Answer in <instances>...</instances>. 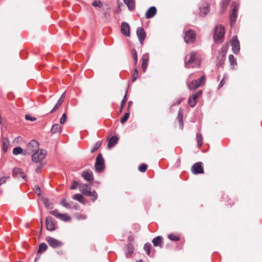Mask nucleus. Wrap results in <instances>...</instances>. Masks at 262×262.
<instances>
[{"mask_svg":"<svg viewBox=\"0 0 262 262\" xmlns=\"http://www.w3.org/2000/svg\"><path fill=\"white\" fill-rule=\"evenodd\" d=\"M200 63L199 58L197 56V53L192 52L188 60L185 59V66L187 68L198 67Z\"/></svg>","mask_w":262,"mask_h":262,"instance_id":"nucleus-1","label":"nucleus"},{"mask_svg":"<svg viewBox=\"0 0 262 262\" xmlns=\"http://www.w3.org/2000/svg\"><path fill=\"white\" fill-rule=\"evenodd\" d=\"M80 191L84 195L92 198V201L94 202L97 200L98 195L95 190L91 191V187L85 184H81L79 185Z\"/></svg>","mask_w":262,"mask_h":262,"instance_id":"nucleus-2","label":"nucleus"},{"mask_svg":"<svg viewBox=\"0 0 262 262\" xmlns=\"http://www.w3.org/2000/svg\"><path fill=\"white\" fill-rule=\"evenodd\" d=\"M225 30L221 25L216 26L213 35V38L216 43H221L224 39Z\"/></svg>","mask_w":262,"mask_h":262,"instance_id":"nucleus-3","label":"nucleus"},{"mask_svg":"<svg viewBox=\"0 0 262 262\" xmlns=\"http://www.w3.org/2000/svg\"><path fill=\"white\" fill-rule=\"evenodd\" d=\"M39 147V143L35 140H31L27 145V148L24 150V155H31L38 150Z\"/></svg>","mask_w":262,"mask_h":262,"instance_id":"nucleus-4","label":"nucleus"},{"mask_svg":"<svg viewBox=\"0 0 262 262\" xmlns=\"http://www.w3.org/2000/svg\"><path fill=\"white\" fill-rule=\"evenodd\" d=\"M96 170L98 172L102 171L105 168L104 160L101 154L98 155L95 164Z\"/></svg>","mask_w":262,"mask_h":262,"instance_id":"nucleus-5","label":"nucleus"},{"mask_svg":"<svg viewBox=\"0 0 262 262\" xmlns=\"http://www.w3.org/2000/svg\"><path fill=\"white\" fill-rule=\"evenodd\" d=\"M232 12L230 15V24L232 26L234 25L237 19V12L238 4L236 2H234L232 4Z\"/></svg>","mask_w":262,"mask_h":262,"instance_id":"nucleus-6","label":"nucleus"},{"mask_svg":"<svg viewBox=\"0 0 262 262\" xmlns=\"http://www.w3.org/2000/svg\"><path fill=\"white\" fill-rule=\"evenodd\" d=\"M196 39V34L195 32L191 29H189L185 33L184 39L187 43H191L194 42Z\"/></svg>","mask_w":262,"mask_h":262,"instance_id":"nucleus-7","label":"nucleus"},{"mask_svg":"<svg viewBox=\"0 0 262 262\" xmlns=\"http://www.w3.org/2000/svg\"><path fill=\"white\" fill-rule=\"evenodd\" d=\"M46 155V151L43 150H39L32 154V159L34 162H39L43 160Z\"/></svg>","mask_w":262,"mask_h":262,"instance_id":"nucleus-8","label":"nucleus"},{"mask_svg":"<svg viewBox=\"0 0 262 262\" xmlns=\"http://www.w3.org/2000/svg\"><path fill=\"white\" fill-rule=\"evenodd\" d=\"M46 241L51 247L54 248L61 247L63 245V243L61 241L50 236H47L46 238Z\"/></svg>","mask_w":262,"mask_h":262,"instance_id":"nucleus-9","label":"nucleus"},{"mask_svg":"<svg viewBox=\"0 0 262 262\" xmlns=\"http://www.w3.org/2000/svg\"><path fill=\"white\" fill-rule=\"evenodd\" d=\"M191 170L194 174L203 173L204 169L202 163L199 162L194 164L191 167Z\"/></svg>","mask_w":262,"mask_h":262,"instance_id":"nucleus-10","label":"nucleus"},{"mask_svg":"<svg viewBox=\"0 0 262 262\" xmlns=\"http://www.w3.org/2000/svg\"><path fill=\"white\" fill-rule=\"evenodd\" d=\"M50 213L56 218L59 219L63 221H69L71 220V217L67 214L58 213V210L56 209L51 211Z\"/></svg>","mask_w":262,"mask_h":262,"instance_id":"nucleus-11","label":"nucleus"},{"mask_svg":"<svg viewBox=\"0 0 262 262\" xmlns=\"http://www.w3.org/2000/svg\"><path fill=\"white\" fill-rule=\"evenodd\" d=\"M232 50L234 54H237L240 50L239 42L236 36H233L231 40Z\"/></svg>","mask_w":262,"mask_h":262,"instance_id":"nucleus-12","label":"nucleus"},{"mask_svg":"<svg viewBox=\"0 0 262 262\" xmlns=\"http://www.w3.org/2000/svg\"><path fill=\"white\" fill-rule=\"evenodd\" d=\"M45 224L48 230L53 231L55 229L54 219L51 216H47L46 219Z\"/></svg>","mask_w":262,"mask_h":262,"instance_id":"nucleus-13","label":"nucleus"},{"mask_svg":"<svg viewBox=\"0 0 262 262\" xmlns=\"http://www.w3.org/2000/svg\"><path fill=\"white\" fill-rule=\"evenodd\" d=\"M136 34L139 41L141 45L143 44V41L146 37V33L142 27H138L136 30Z\"/></svg>","mask_w":262,"mask_h":262,"instance_id":"nucleus-14","label":"nucleus"},{"mask_svg":"<svg viewBox=\"0 0 262 262\" xmlns=\"http://www.w3.org/2000/svg\"><path fill=\"white\" fill-rule=\"evenodd\" d=\"M121 31L126 36H130V27L126 22H122L121 26Z\"/></svg>","mask_w":262,"mask_h":262,"instance_id":"nucleus-15","label":"nucleus"},{"mask_svg":"<svg viewBox=\"0 0 262 262\" xmlns=\"http://www.w3.org/2000/svg\"><path fill=\"white\" fill-rule=\"evenodd\" d=\"M12 176L13 177L16 178H22L23 179L26 181V175L20 168H14L12 171Z\"/></svg>","mask_w":262,"mask_h":262,"instance_id":"nucleus-16","label":"nucleus"},{"mask_svg":"<svg viewBox=\"0 0 262 262\" xmlns=\"http://www.w3.org/2000/svg\"><path fill=\"white\" fill-rule=\"evenodd\" d=\"M156 8L154 6L151 7L147 10L145 16L147 18H151L156 15Z\"/></svg>","mask_w":262,"mask_h":262,"instance_id":"nucleus-17","label":"nucleus"},{"mask_svg":"<svg viewBox=\"0 0 262 262\" xmlns=\"http://www.w3.org/2000/svg\"><path fill=\"white\" fill-rule=\"evenodd\" d=\"M47 248L48 246L47 244L45 243H41L39 245L37 251V255L35 258V262H36L37 260V259H38L40 258V256L38 255V254L41 253L42 252L45 251L47 249Z\"/></svg>","mask_w":262,"mask_h":262,"instance_id":"nucleus-18","label":"nucleus"},{"mask_svg":"<svg viewBox=\"0 0 262 262\" xmlns=\"http://www.w3.org/2000/svg\"><path fill=\"white\" fill-rule=\"evenodd\" d=\"M200 11L201 16H205L209 12L208 5L206 3H204L202 6L200 8Z\"/></svg>","mask_w":262,"mask_h":262,"instance_id":"nucleus-19","label":"nucleus"},{"mask_svg":"<svg viewBox=\"0 0 262 262\" xmlns=\"http://www.w3.org/2000/svg\"><path fill=\"white\" fill-rule=\"evenodd\" d=\"M82 177L88 181H92L94 179L93 173L90 170H87L83 172Z\"/></svg>","mask_w":262,"mask_h":262,"instance_id":"nucleus-20","label":"nucleus"},{"mask_svg":"<svg viewBox=\"0 0 262 262\" xmlns=\"http://www.w3.org/2000/svg\"><path fill=\"white\" fill-rule=\"evenodd\" d=\"M123 2L126 5L130 11H133L135 8V0H123Z\"/></svg>","mask_w":262,"mask_h":262,"instance_id":"nucleus-21","label":"nucleus"},{"mask_svg":"<svg viewBox=\"0 0 262 262\" xmlns=\"http://www.w3.org/2000/svg\"><path fill=\"white\" fill-rule=\"evenodd\" d=\"M118 138L116 136L112 137L109 140L107 147L109 148H112L118 141Z\"/></svg>","mask_w":262,"mask_h":262,"instance_id":"nucleus-22","label":"nucleus"},{"mask_svg":"<svg viewBox=\"0 0 262 262\" xmlns=\"http://www.w3.org/2000/svg\"><path fill=\"white\" fill-rule=\"evenodd\" d=\"M134 251V246L131 244H128L126 246L125 253L127 257H129L133 253Z\"/></svg>","mask_w":262,"mask_h":262,"instance_id":"nucleus-23","label":"nucleus"},{"mask_svg":"<svg viewBox=\"0 0 262 262\" xmlns=\"http://www.w3.org/2000/svg\"><path fill=\"white\" fill-rule=\"evenodd\" d=\"M152 242L155 247L160 246V247H162L163 241L161 236H158L152 239Z\"/></svg>","mask_w":262,"mask_h":262,"instance_id":"nucleus-24","label":"nucleus"},{"mask_svg":"<svg viewBox=\"0 0 262 262\" xmlns=\"http://www.w3.org/2000/svg\"><path fill=\"white\" fill-rule=\"evenodd\" d=\"M197 99L198 98L195 96H194V94L192 95V96L189 97L188 101L189 105L191 107L194 106L197 102Z\"/></svg>","mask_w":262,"mask_h":262,"instance_id":"nucleus-25","label":"nucleus"},{"mask_svg":"<svg viewBox=\"0 0 262 262\" xmlns=\"http://www.w3.org/2000/svg\"><path fill=\"white\" fill-rule=\"evenodd\" d=\"M61 132V128L59 124H55L52 126L51 128V133L53 134L60 133Z\"/></svg>","mask_w":262,"mask_h":262,"instance_id":"nucleus-26","label":"nucleus"},{"mask_svg":"<svg viewBox=\"0 0 262 262\" xmlns=\"http://www.w3.org/2000/svg\"><path fill=\"white\" fill-rule=\"evenodd\" d=\"M204 83H189L188 87L190 90H194L203 85Z\"/></svg>","mask_w":262,"mask_h":262,"instance_id":"nucleus-27","label":"nucleus"},{"mask_svg":"<svg viewBox=\"0 0 262 262\" xmlns=\"http://www.w3.org/2000/svg\"><path fill=\"white\" fill-rule=\"evenodd\" d=\"M72 198L74 200H77L81 203L84 204V199L82 194L79 193L76 194H74Z\"/></svg>","mask_w":262,"mask_h":262,"instance_id":"nucleus-28","label":"nucleus"},{"mask_svg":"<svg viewBox=\"0 0 262 262\" xmlns=\"http://www.w3.org/2000/svg\"><path fill=\"white\" fill-rule=\"evenodd\" d=\"M168 237L169 239L172 241L177 242L180 239V236L178 234H169L168 235Z\"/></svg>","mask_w":262,"mask_h":262,"instance_id":"nucleus-29","label":"nucleus"},{"mask_svg":"<svg viewBox=\"0 0 262 262\" xmlns=\"http://www.w3.org/2000/svg\"><path fill=\"white\" fill-rule=\"evenodd\" d=\"M229 60L232 68H234V66L237 64L236 58L233 55L230 54L229 56Z\"/></svg>","mask_w":262,"mask_h":262,"instance_id":"nucleus-30","label":"nucleus"},{"mask_svg":"<svg viewBox=\"0 0 262 262\" xmlns=\"http://www.w3.org/2000/svg\"><path fill=\"white\" fill-rule=\"evenodd\" d=\"M9 145V140L7 138L4 139L3 141V150L4 151L6 152L7 151Z\"/></svg>","mask_w":262,"mask_h":262,"instance_id":"nucleus-31","label":"nucleus"},{"mask_svg":"<svg viewBox=\"0 0 262 262\" xmlns=\"http://www.w3.org/2000/svg\"><path fill=\"white\" fill-rule=\"evenodd\" d=\"M196 139L198 142V145L199 147H201L203 144V137L201 134L198 133L196 134Z\"/></svg>","mask_w":262,"mask_h":262,"instance_id":"nucleus-32","label":"nucleus"},{"mask_svg":"<svg viewBox=\"0 0 262 262\" xmlns=\"http://www.w3.org/2000/svg\"><path fill=\"white\" fill-rule=\"evenodd\" d=\"M24 151H23V149L20 147H15L13 149V154L15 155H17L21 153L24 154Z\"/></svg>","mask_w":262,"mask_h":262,"instance_id":"nucleus-33","label":"nucleus"},{"mask_svg":"<svg viewBox=\"0 0 262 262\" xmlns=\"http://www.w3.org/2000/svg\"><path fill=\"white\" fill-rule=\"evenodd\" d=\"M10 179L9 176H3L0 177V186L5 184L8 180Z\"/></svg>","mask_w":262,"mask_h":262,"instance_id":"nucleus-34","label":"nucleus"},{"mask_svg":"<svg viewBox=\"0 0 262 262\" xmlns=\"http://www.w3.org/2000/svg\"><path fill=\"white\" fill-rule=\"evenodd\" d=\"M61 205L68 209L71 208V204L70 203H68V201L66 199L62 200L61 202Z\"/></svg>","mask_w":262,"mask_h":262,"instance_id":"nucleus-35","label":"nucleus"},{"mask_svg":"<svg viewBox=\"0 0 262 262\" xmlns=\"http://www.w3.org/2000/svg\"><path fill=\"white\" fill-rule=\"evenodd\" d=\"M126 93H127V92H126V93L124 96V98L123 99V100H122L121 101V106H120V110H119V113H121L122 111H123V107L124 106V105H125V103H126Z\"/></svg>","mask_w":262,"mask_h":262,"instance_id":"nucleus-36","label":"nucleus"},{"mask_svg":"<svg viewBox=\"0 0 262 262\" xmlns=\"http://www.w3.org/2000/svg\"><path fill=\"white\" fill-rule=\"evenodd\" d=\"M129 117V113H125L122 118L120 119V122L122 124H124L125 122H126V121L128 120V118Z\"/></svg>","mask_w":262,"mask_h":262,"instance_id":"nucleus-37","label":"nucleus"},{"mask_svg":"<svg viewBox=\"0 0 262 262\" xmlns=\"http://www.w3.org/2000/svg\"><path fill=\"white\" fill-rule=\"evenodd\" d=\"M101 142L100 141H98L94 145V147H93V148L91 150V152L92 153H93L95 151H96L99 147L100 146H101Z\"/></svg>","mask_w":262,"mask_h":262,"instance_id":"nucleus-38","label":"nucleus"},{"mask_svg":"<svg viewBox=\"0 0 262 262\" xmlns=\"http://www.w3.org/2000/svg\"><path fill=\"white\" fill-rule=\"evenodd\" d=\"M230 0H222V2H221V7H222V9L223 11H224L228 3H229Z\"/></svg>","mask_w":262,"mask_h":262,"instance_id":"nucleus-39","label":"nucleus"},{"mask_svg":"<svg viewBox=\"0 0 262 262\" xmlns=\"http://www.w3.org/2000/svg\"><path fill=\"white\" fill-rule=\"evenodd\" d=\"M151 245L149 243H146L144 246V249L148 255L150 253Z\"/></svg>","mask_w":262,"mask_h":262,"instance_id":"nucleus-40","label":"nucleus"},{"mask_svg":"<svg viewBox=\"0 0 262 262\" xmlns=\"http://www.w3.org/2000/svg\"><path fill=\"white\" fill-rule=\"evenodd\" d=\"M132 56H133V59L134 60V62L136 64V63H137V61H138V56H137V52L135 49H133L132 50Z\"/></svg>","mask_w":262,"mask_h":262,"instance_id":"nucleus-41","label":"nucleus"},{"mask_svg":"<svg viewBox=\"0 0 262 262\" xmlns=\"http://www.w3.org/2000/svg\"><path fill=\"white\" fill-rule=\"evenodd\" d=\"M45 205L48 209H52L53 208V204L49 201V200L45 199L43 201Z\"/></svg>","mask_w":262,"mask_h":262,"instance_id":"nucleus-42","label":"nucleus"},{"mask_svg":"<svg viewBox=\"0 0 262 262\" xmlns=\"http://www.w3.org/2000/svg\"><path fill=\"white\" fill-rule=\"evenodd\" d=\"M147 168V165L145 164H142L139 166V170L142 172H145Z\"/></svg>","mask_w":262,"mask_h":262,"instance_id":"nucleus-43","label":"nucleus"},{"mask_svg":"<svg viewBox=\"0 0 262 262\" xmlns=\"http://www.w3.org/2000/svg\"><path fill=\"white\" fill-rule=\"evenodd\" d=\"M103 11L104 17L106 19L108 18L110 16L109 8L103 9Z\"/></svg>","mask_w":262,"mask_h":262,"instance_id":"nucleus-44","label":"nucleus"},{"mask_svg":"<svg viewBox=\"0 0 262 262\" xmlns=\"http://www.w3.org/2000/svg\"><path fill=\"white\" fill-rule=\"evenodd\" d=\"M92 5L95 7H99L101 8L102 6L101 1H95L93 2Z\"/></svg>","mask_w":262,"mask_h":262,"instance_id":"nucleus-45","label":"nucleus"},{"mask_svg":"<svg viewBox=\"0 0 262 262\" xmlns=\"http://www.w3.org/2000/svg\"><path fill=\"white\" fill-rule=\"evenodd\" d=\"M205 80V75H202L197 79L192 80L191 82H204Z\"/></svg>","mask_w":262,"mask_h":262,"instance_id":"nucleus-46","label":"nucleus"},{"mask_svg":"<svg viewBox=\"0 0 262 262\" xmlns=\"http://www.w3.org/2000/svg\"><path fill=\"white\" fill-rule=\"evenodd\" d=\"M147 65H148V61H145L142 60L141 68L144 72H145L146 70Z\"/></svg>","mask_w":262,"mask_h":262,"instance_id":"nucleus-47","label":"nucleus"},{"mask_svg":"<svg viewBox=\"0 0 262 262\" xmlns=\"http://www.w3.org/2000/svg\"><path fill=\"white\" fill-rule=\"evenodd\" d=\"M62 104L61 103L58 101L57 103L55 104V105L54 106L53 109L51 111L50 113H53L54 112L56 111L59 107Z\"/></svg>","mask_w":262,"mask_h":262,"instance_id":"nucleus-48","label":"nucleus"},{"mask_svg":"<svg viewBox=\"0 0 262 262\" xmlns=\"http://www.w3.org/2000/svg\"><path fill=\"white\" fill-rule=\"evenodd\" d=\"M78 185H79L78 182H77L76 181H75L73 182V183L71 185L70 188L73 190L76 189L78 187Z\"/></svg>","mask_w":262,"mask_h":262,"instance_id":"nucleus-49","label":"nucleus"},{"mask_svg":"<svg viewBox=\"0 0 262 262\" xmlns=\"http://www.w3.org/2000/svg\"><path fill=\"white\" fill-rule=\"evenodd\" d=\"M66 120H67V115L65 113H64L62 115L61 118H60V123L61 124H63L66 122Z\"/></svg>","mask_w":262,"mask_h":262,"instance_id":"nucleus-50","label":"nucleus"},{"mask_svg":"<svg viewBox=\"0 0 262 262\" xmlns=\"http://www.w3.org/2000/svg\"><path fill=\"white\" fill-rule=\"evenodd\" d=\"M34 190L38 195H40L41 190L38 186L36 185L34 186Z\"/></svg>","mask_w":262,"mask_h":262,"instance_id":"nucleus-51","label":"nucleus"},{"mask_svg":"<svg viewBox=\"0 0 262 262\" xmlns=\"http://www.w3.org/2000/svg\"><path fill=\"white\" fill-rule=\"evenodd\" d=\"M25 119L27 120H30V121H35L36 119V118L32 117V116H31L30 115H27L25 116Z\"/></svg>","mask_w":262,"mask_h":262,"instance_id":"nucleus-52","label":"nucleus"},{"mask_svg":"<svg viewBox=\"0 0 262 262\" xmlns=\"http://www.w3.org/2000/svg\"><path fill=\"white\" fill-rule=\"evenodd\" d=\"M142 60L148 61L149 55L147 53L144 54L142 57Z\"/></svg>","mask_w":262,"mask_h":262,"instance_id":"nucleus-53","label":"nucleus"},{"mask_svg":"<svg viewBox=\"0 0 262 262\" xmlns=\"http://www.w3.org/2000/svg\"><path fill=\"white\" fill-rule=\"evenodd\" d=\"M66 96V92H63L58 101L62 103Z\"/></svg>","mask_w":262,"mask_h":262,"instance_id":"nucleus-54","label":"nucleus"},{"mask_svg":"<svg viewBox=\"0 0 262 262\" xmlns=\"http://www.w3.org/2000/svg\"><path fill=\"white\" fill-rule=\"evenodd\" d=\"M138 71L137 69L135 70V71L133 75V81H135L137 79V76H138Z\"/></svg>","mask_w":262,"mask_h":262,"instance_id":"nucleus-55","label":"nucleus"},{"mask_svg":"<svg viewBox=\"0 0 262 262\" xmlns=\"http://www.w3.org/2000/svg\"><path fill=\"white\" fill-rule=\"evenodd\" d=\"M202 93V90H200L196 93L194 94V95L198 98L201 95Z\"/></svg>","mask_w":262,"mask_h":262,"instance_id":"nucleus-56","label":"nucleus"},{"mask_svg":"<svg viewBox=\"0 0 262 262\" xmlns=\"http://www.w3.org/2000/svg\"><path fill=\"white\" fill-rule=\"evenodd\" d=\"M134 236H132V235H130V236H129L128 237V240L129 241V242H132L134 241Z\"/></svg>","mask_w":262,"mask_h":262,"instance_id":"nucleus-57","label":"nucleus"},{"mask_svg":"<svg viewBox=\"0 0 262 262\" xmlns=\"http://www.w3.org/2000/svg\"><path fill=\"white\" fill-rule=\"evenodd\" d=\"M40 223H41V228H40V232L41 233L42 228V220L41 219H40Z\"/></svg>","mask_w":262,"mask_h":262,"instance_id":"nucleus-58","label":"nucleus"},{"mask_svg":"<svg viewBox=\"0 0 262 262\" xmlns=\"http://www.w3.org/2000/svg\"><path fill=\"white\" fill-rule=\"evenodd\" d=\"M223 83H220L219 85V89L221 88L223 86Z\"/></svg>","mask_w":262,"mask_h":262,"instance_id":"nucleus-59","label":"nucleus"},{"mask_svg":"<svg viewBox=\"0 0 262 262\" xmlns=\"http://www.w3.org/2000/svg\"><path fill=\"white\" fill-rule=\"evenodd\" d=\"M131 103H132V102H130V101L128 102V110H129V107L131 105Z\"/></svg>","mask_w":262,"mask_h":262,"instance_id":"nucleus-60","label":"nucleus"},{"mask_svg":"<svg viewBox=\"0 0 262 262\" xmlns=\"http://www.w3.org/2000/svg\"><path fill=\"white\" fill-rule=\"evenodd\" d=\"M21 139V138L18 137L16 138L15 140H19V139Z\"/></svg>","mask_w":262,"mask_h":262,"instance_id":"nucleus-61","label":"nucleus"},{"mask_svg":"<svg viewBox=\"0 0 262 262\" xmlns=\"http://www.w3.org/2000/svg\"><path fill=\"white\" fill-rule=\"evenodd\" d=\"M36 171L37 172H39L40 171V169L38 168L36 169Z\"/></svg>","mask_w":262,"mask_h":262,"instance_id":"nucleus-62","label":"nucleus"},{"mask_svg":"<svg viewBox=\"0 0 262 262\" xmlns=\"http://www.w3.org/2000/svg\"><path fill=\"white\" fill-rule=\"evenodd\" d=\"M182 117H181L180 118V121L182 122Z\"/></svg>","mask_w":262,"mask_h":262,"instance_id":"nucleus-63","label":"nucleus"},{"mask_svg":"<svg viewBox=\"0 0 262 262\" xmlns=\"http://www.w3.org/2000/svg\"><path fill=\"white\" fill-rule=\"evenodd\" d=\"M137 262H143L142 260H138Z\"/></svg>","mask_w":262,"mask_h":262,"instance_id":"nucleus-64","label":"nucleus"}]
</instances>
